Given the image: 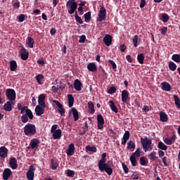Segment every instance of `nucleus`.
I'll use <instances>...</instances> for the list:
<instances>
[{"mask_svg": "<svg viewBox=\"0 0 180 180\" xmlns=\"http://www.w3.org/2000/svg\"><path fill=\"white\" fill-rule=\"evenodd\" d=\"M53 103H56V105L58 108V109H60V108H63V104H61V103H60L58 101L53 100Z\"/></svg>", "mask_w": 180, "mask_h": 180, "instance_id": "57", "label": "nucleus"}, {"mask_svg": "<svg viewBox=\"0 0 180 180\" xmlns=\"http://www.w3.org/2000/svg\"><path fill=\"white\" fill-rule=\"evenodd\" d=\"M108 105L112 112H114V113H117L119 112V110H117V107H116V105H115V102L113 101H110L108 102Z\"/></svg>", "mask_w": 180, "mask_h": 180, "instance_id": "25", "label": "nucleus"}, {"mask_svg": "<svg viewBox=\"0 0 180 180\" xmlns=\"http://www.w3.org/2000/svg\"><path fill=\"white\" fill-rule=\"evenodd\" d=\"M167 30H168V27H164L161 28L162 34H163V35L166 34Z\"/></svg>", "mask_w": 180, "mask_h": 180, "instance_id": "61", "label": "nucleus"}, {"mask_svg": "<svg viewBox=\"0 0 180 180\" xmlns=\"http://www.w3.org/2000/svg\"><path fill=\"white\" fill-rule=\"evenodd\" d=\"M174 103L180 109V98L178 96L174 95Z\"/></svg>", "mask_w": 180, "mask_h": 180, "instance_id": "39", "label": "nucleus"}, {"mask_svg": "<svg viewBox=\"0 0 180 180\" xmlns=\"http://www.w3.org/2000/svg\"><path fill=\"white\" fill-rule=\"evenodd\" d=\"M75 20L77 22V23H79V25H82L84 23V21L81 18V17L78 16V14H77V12H75Z\"/></svg>", "mask_w": 180, "mask_h": 180, "instance_id": "45", "label": "nucleus"}, {"mask_svg": "<svg viewBox=\"0 0 180 180\" xmlns=\"http://www.w3.org/2000/svg\"><path fill=\"white\" fill-rule=\"evenodd\" d=\"M26 44L29 47V49H33V44H34V39L32 38V37H28Z\"/></svg>", "mask_w": 180, "mask_h": 180, "instance_id": "29", "label": "nucleus"}, {"mask_svg": "<svg viewBox=\"0 0 180 180\" xmlns=\"http://www.w3.org/2000/svg\"><path fill=\"white\" fill-rule=\"evenodd\" d=\"M137 60L139 64H144V53H140L137 56Z\"/></svg>", "mask_w": 180, "mask_h": 180, "instance_id": "36", "label": "nucleus"}, {"mask_svg": "<svg viewBox=\"0 0 180 180\" xmlns=\"http://www.w3.org/2000/svg\"><path fill=\"white\" fill-rule=\"evenodd\" d=\"M122 168L124 169V172L125 174H129V167H127V165H126V164H124V163H122Z\"/></svg>", "mask_w": 180, "mask_h": 180, "instance_id": "55", "label": "nucleus"}, {"mask_svg": "<svg viewBox=\"0 0 180 180\" xmlns=\"http://www.w3.org/2000/svg\"><path fill=\"white\" fill-rule=\"evenodd\" d=\"M158 147L164 151H167V150H168V147L161 141L158 143Z\"/></svg>", "mask_w": 180, "mask_h": 180, "instance_id": "38", "label": "nucleus"}, {"mask_svg": "<svg viewBox=\"0 0 180 180\" xmlns=\"http://www.w3.org/2000/svg\"><path fill=\"white\" fill-rule=\"evenodd\" d=\"M18 20L20 22H24L25 21V15H23V14L20 15V16L18 18Z\"/></svg>", "mask_w": 180, "mask_h": 180, "instance_id": "64", "label": "nucleus"}, {"mask_svg": "<svg viewBox=\"0 0 180 180\" xmlns=\"http://www.w3.org/2000/svg\"><path fill=\"white\" fill-rule=\"evenodd\" d=\"M46 94H40L38 97L39 106H42L43 108H46Z\"/></svg>", "mask_w": 180, "mask_h": 180, "instance_id": "11", "label": "nucleus"}, {"mask_svg": "<svg viewBox=\"0 0 180 180\" xmlns=\"http://www.w3.org/2000/svg\"><path fill=\"white\" fill-rule=\"evenodd\" d=\"M75 152V146L74 145V143H70L68 146V149L66 150V154L69 157H71V155H74Z\"/></svg>", "mask_w": 180, "mask_h": 180, "instance_id": "12", "label": "nucleus"}, {"mask_svg": "<svg viewBox=\"0 0 180 180\" xmlns=\"http://www.w3.org/2000/svg\"><path fill=\"white\" fill-rule=\"evenodd\" d=\"M126 46L123 44L120 46V50L122 53H124V51H126Z\"/></svg>", "mask_w": 180, "mask_h": 180, "instance_id": "58", "label": "nucleus"}, {"mask_svg": "<svg viewBox=\"0 0 180 180\" xmlns=\"http://www.w3.org/2000/svg\"><path fill=\"white\" fill-rule=\"evenodd\" d=\"M108 63L110 64V65H112V70H116L117 66L116 65V63H115V61L112 60H108Z\"/></svg>", "mask_w": 180, "mask_h": 180, "instance_id": "52", "label": "nucleus"}, {"mask_svg": "<svg viewBox=\"0 0 180 180\" xmlns=\"http://www.w3.org/2000/svg\"><path fill=\"white\" fill-rule=\"evenodd\" d=\"M122 101L123 103H127L128 99H129V95L130 94L127 90H124L122 91Z\"/></svg>", "mask_w": 180, "mask_h": 180, "instance_id": "14", "label": "nucleus"}, {"mask_svg": "<svg viewBox=\"0 0 180 180\" xmlns=\"http://www.w3.org/2000/svg\"><path fill=\"white\" fill-rule=\"evenodd\" d=\"M86 150H87L88 151H91L92 153H96L97 150L96 147L90 146H86Z\"/></svg>", "mask_w": 180, "mask_h": 180, "instance_id": "48", "label": "nucleus"}, {"mask_svg": "<svg viewBox=\"0 0 180 180\" xmlns=\"http://www.w3.org/2000/svg\"><path fill=\"white\" fill-rule=\"evenodd\" d=\"M20 56L21 58L24 60H26L27 58H29V52H27V50H26L25 47H22L20 50Z\"/></svg>", "mask_w": 180, "mask_h": 180, "instance_id": "18", "label": "nucleus"}, {"mask_svg": "<svg viewBox=\"0 0 180 180\" xmlns=\"http://www.w3.org/2000/svg\"><path fill=\"white\" fill-rule=\"evenodd\" d=\"M11 175H12V170L9 168H6L3 172V179L8 180L11 177Z\"/></svg>", "mask_w": 180, "mask_h": 180, "instance_id": "15", "label": "nucleus"}, {"mask_svg": "<svg viewBox=\"0 0 180 180\" xmlns=\"http://www.w3.org/2000/svg\"><path fill=\"white\" fill-rule=\"evenodd\" d=\"M58 167V162H57L56 160L52 159L51 162V169H53V170L57 169Z\"/></svg>", "mask_w": 180, "mask_h": 180, "instance_id": "34", "label": "nucleus"}, {"mask_svg": "<svg viewBox=\"0 0 180 180\" xmlns=\"http://www.w3.org/2000/svg\"><path fill=\"white\" fill-rule=\"evenodd\" d=\"M0 157L1 158H6L8 157V148L5 146L0 148Z\"/></svg>", "mask_w": 180, "mask_h": 180, "instance_id": "20", "label": "nucleus"}, {"mask_svg": "<svg viewBox=\"0 0 180 180\" xmlns=\"http://www.w3.org/2000/svg\"><path fill=\"white\" fill-rule=\"evenodd\" d=\"M116 92V87L111 86L110 89L108 91V94H110V95H113Z\"/></svg>", "mask_w": 180, "mask_h": 180, "instance_id": "50", "label": "nucleus"}, {"mask_svg": "<svg viewBox=\"0 0 180 180\" xmlns=\"http://www.w3.org/2000/svg\"><path fill=\"white\" fill-rule=\"evenodd\" d=\"M25 136H34L36 134V126L34 124L28 123L24 127Z\"/></svg>", "mask_w": 180, "mask_h": 180, "instance_id": "3", "label": "nucleus"}, {"mask_svg": "<svg viewBox=\"0 0 180 180\" xmlns=\"http://www.w3.org/2000/svg\"><path fill=\"white\" fill-rule=\"evenodd\" d=\"M148 158H149L150 161H155L158 160V157H157V152L152 151L149 155H148Z\"/></svg>", "mask_w": 180, "mask_h": 180, "instance_id": "27", "label": "nucleus"}, {"mask_svg": "<svg viewBox=\"0 0 180 180\" xmlns=\"http://www.w3.org/2000/svg\"><path fill=\"white\" fill-rule=\"evenodd\" d=\"M87 70L91 72H95L98 71V67H96V64H95V63H90L87 65Z\"/></svg>", "mask_w": 180, "mask_h": 180, "instance_id": "23", "label": "nucleus"}, {"mask_svg": "<svg viewBox=\"0 0 180 180\" xmlns=\"http://www.w3.org/2000/svg\"><path fill=\"white\" fill-rule=\"evenodd\" d=\"M160 117L161 122H168V115L165 112H160Z\"/></svg>", "mask_w": 180, "mask_h": 180, "instance_id": "33", "label": "nucleus"}, {"mask_svg": "<svg viewBox=\"0 0 180 180\" xmlns=\"http://www.w3.org/2000/svg\"><path fill=\"white\" fill-rule=\"evenodd\" d=\"M67 176H70V178H74L75 175V172L74 170L68 169L66 173Z\"/></svg>", "mask_w": 180, "mask_h": 180, "instance_id": "43", "label": "nucleus"}, {"mask_svg": "<svg viewBox=\"0 0 180 180\" xmlns=\"http://www.w3.org/2000/svg\"><path fill=\"white\" fill-rule=\"evenodd\" d=\"M169 68L171 70V71H175V70H176V64L172 61H170L169 63Z\"/></svg>", "mask_w": 180, "mask_h": 180, "instance_id": "40", "label": "nucleus"}, {"mask_svg": "<svg viewBox=\"0 0 180 180\" xmlns=\"http://www.w3.org/2000/svg\"><path fill=\"white\" fill-rule=\"evenodd\" d=\"M97 124L98 130H102V129H103V124H105V119L101 114L97 115Z\"/></svg>", "mask_w": 180, "mask_h": 180, "instance_id": "9", "label": "nucleus"}, {"mask_svg": "<svg viewBox=\"0 0 180 180\" xmlns=\"http://www.w3.org/2000/svg\"><path fill=\"white\" fill-rule=\"evenodd\" d=\"M18 70V63L16 60H11L10 61V70L11 71H16Z\"/></svg>", "mask_w": 180, "mask_h": 180, "instance_id": "28", "label": "nucleus"}, {"mask_svg": "<svg viewBox=\"0 0 180 180\" xmlns=\"http://www.w3.org/2000/svg\"><path fill=\"white\" fill-rule=\"evenodd\" d=\"M129 160L131 161V164L132 167H136L137 165V160L136 158H134L133 156H130Z\"/></svg>", "mask_w": 180, "mask_h": 180, "instance_id": "44", "label": "nucleus"}, {"mask_svg": "<svg viewBox=\"0 0 180 180\" xmlns=\"http://www.w3.org/2000/svg\"><path fill=\"white\" fill-rule=\"evenodd\" d=\"M61 134H63L61 129H57L56 131L53 132L52 137L54 140H60L61 139Z\"/></svg>", "mask_w": 180, "mask_h": 180, "instance_id": "19", "label": "nucleus"}, {"mask_svg": "<svg viewBox=\"0 0 180 180\" xmlns=\"http://www.w3.org/2000/svg\"><path fill=\"white\" fill-rule=\"evenodd\" d=\"M46 107H43L41 105H37L35 107V113L37 116H41V115H44V108Z\"/></svg>", "mask_w": 180, "mask_h": 180, "instance_id": "17", "label": "nucleus"}, {"mask_svg": "<svg viewBox=\"0 0 180 180\" xmlns=\"http://www.w3.org/2000/svg\"><path fill=\"white\" fill-rule=\"evenodd\" d=\"M66 8L68 10V14L72 15V13H75V11H77V8H78V4L77 2L74 1H67L66 3Z\"/></svg>", "mask_w": 180, "mask_h": 180, "instance_id": "4", "label": "nucleus"}, {"mask_svg": "<svg viewBox=\"0 0 180 180\" xmlns=\"http://www.w3.org/2000/svg\"><path fill=\"white\" fill-rule=\"evenodd\" d=\"M6 96L8 101H15L16 99V91L13 89H7L6 91Z\"/></svg>", "mask_w": 180, "mask_h": 180, "instance_id": "6", "label": "nucleus"}, {"mask_svg": "<svg viewBox=\"0 0 180 180\" xmlns=\"http://www.w3.org/2000/svg\"><path fill=\"white\" fill-rule=\"evenodd\" d=\"M57 127H58V124L53 125L51 129V133H54V131H57Z\"/></svg>", "mask_w": 180, "mask_h": 180, "instance_id": "59", "label": "nucleus"}, {"mask_svg": "<svg viewBox=\"0 0 180 180\" xmlns=\"http://www.w3.org/2000/svg\"><path fill=\"white\" fill-rule=\"evenodd\" d=\"M106 19V8L101 7L98 12V22H103Z\"/></svg>", "mask_w": 180, "mask_h": 180, "instance_id": "7", "label": "nucleus"}, {"mask_svg": "<svg viewBox=\"0 0 180 180\" xmlns=\"http://www.w3.org/2000/svg\"><path fill=\"white\" fill-rule=\"evenodd\" d=\"M34 171H36V168L34 167V166H30L29 169L27 172V179L28 180L34 179Z\"/></svg>", "mask_w": 180, "mask_h": 180, "instance_id": "8", "label": "nucleus"}, {"mask_svg": "<svg viewBox=\"0 0 180 180\" xmlns=\"http://www.w3.org/2000/svg\"><path fill=\"white\" fill-rule=\"evenodd\" d=\"M17 108H18V110H20V114L21 115H24L25 112H26V110L22 106V104L20 103H18Z\"/></svg>", "mask_w": 180, "mask_h": 180, "instance_id": "47", "label": "nucleus"}, {"mask_svg": "<svg viewBox=\"0 0 180 180\" xmlns=\"http://www.w3.org/2000/svg\"><path fill=\"white\" fill-rule=\"evenodd\" d=\"M111 164L113 162L110 160H108L106 163V159H101L98 163V167L101 172H106L108 175H112L113 174V168H112Z\"/></svg>", "mask_w": 180, "mask_h": 180, "instance_id": "1", "label": "nucleus"}, {"mask_svg": "<svg viewBox=\"0 0 180 180\" xmlns=\"http://www.w3.org/2000/svg\"><path fill=\"white\" fill-rule=\"evenodd\" d=\"M141 149L138 148L134 153L131 155V157H134V158H139V157H141Z\"/></svg>", "mask_w": 180, "mask_h": 180, "instance_id": "31", "label": "nucleus"}, {"mask_svg": "<svg viewBox=\"0 0 180 180\" xmlns=\"http://www.w3.org/2000/svg\"><path fill=\"white\" fill-rule=\"evenodd\" d=\"M162 91H166L167 92H169L171 91V85L169 83L167 82H163L161 83Z\"/></svg>", "mask_w": 180, "mask_h": 180, "instance_id": "24", "label": "nucleus"}, {"mask_svg": "<svg viewBox=\"0 0 180 180\" xmlns=\"http://www.w3.org/2000/svg\"><path fill=\"white\" fill-rule=\"evenodd\" d=\"M13 105H15L13 101H7L4 105V110H6V112H11L12 111V106H13Z\"/></svg>", "mask_w": 180, "mask_h": 180, "instance_id": "16", "label": "nucleus"}, {"mask_svg": "<svg viewBox=\"0 0 180 180\" xmlns=\"http://www.w3.org/2000/svg\"><path fill=\"white\" fill-rule=\"evenodd\" d=\"M13 8H20V2L19 1H17L15 3L13 4Z\"/></svg>", "mask_w": 180, "mask_h": 180, "instance_id": "63", "label": "nucleus"}, {"mask_svg": "<svg viewBox=\"0 0 180 180\" xmlns=\"http://www.w3.org/2000/svg\"><path fill=\"white\" fill-rule=\"evenodd\" d=\"M162 161L165 165V167H168V163H167V157L164 156L162 158Z\"/></svg>", "mask_w": 180, "mask_h": 180, "instance_id": "62", "label": "nucleus"}, {"mask_svg": "<svg viewBox=\"0 0 180 180\" xmlns=\"http://www.w3.org/2000/svg\"><path fill=\"white\" fill-rule=\"evenodd\" d=\"M127 150H133V148H136V143L133 141H129L127 143Z\"/></svg>", "mask_w": 180, "mask_h": 180, "instance_id": "35", "label": "nucleus"}, {"mask_svg": "<svg viewBox=\"0 0 180 180\" xmlns=\"http://www.w3.org/2000/svg\"><path fill=\"white\" fill-rule=\"evenodd\" d=\"M130 139V132L129 131H126L123 136V139L129 140Z\"/></svg>", "mask_w": 180, "mask_h": 180, "instance_id": "51", "label": "nucleus"}, {"mask_svg": "<svg viewBox=\"0 0 180 180\" xmlns=\"http://www.w3.org/2000/svg\"><path fill=\"white\" fill-rule=\"evenodd\" d=\"M141 143L145 153H147V151H152L153 141H151V139L147 138V136H145L144 138H141Z\"/></svg>", "mask_w": 180, "mask_h": 180, "instance_id": "2", "label": "nucleus"}, {"mask_svg": "<svg viewBox=\"0 0 180 180\" xmlns=\"http://www.w3.org/2000/svg\"><path fill=\"white\" fill-rule=\"evenodd\" d=\"M36 79L37 82L39 85H41L43 82H41V79H44V76L41 74H39L38 75L36 76Z\"/></svg>", "mask_w": 180, "mask_h": 180, "instance_id": "37", "label": "nucleus"}, {"mask_svg": "<svg viewBox=\"0 0 180 180\" xmlns=\"http://www.w3.org/2000/svg\"><path fill=\"white\" fill-rule=\"evenodd\" d=\"M73 86H74V89H75V91H77V92H79V91H82V88H84L82 83L78 79H76L75 80Z\"/></svg>", "mask_w": 180, "mask_h": 180, "instance_id": "10", "label": "nucleus"}, {"mask_svg": "<svg viewBox=\"0 0 180 180\" xmlns=\"http://www.w3.org/2000/svg\"><path fill=\"white\" fill-rule=\"evenodd\" d=\"M87 105H88L89 113H91V115H94L95 113V107L94 105V103L90 101L88 102Z\"/></svg>", "mask_w": 180, "mask_h": 180, "instance_id": "26", "label": "nucleus"}, {"mask_svg": "<svg viewBox=\"0 0 180 180\" xmlns=\"http://www.w3.org/2000/svg\"><path fill=\"white\" fill-rule=\"evenodd\" d=\"M172 60L175 61V63H180V55L179 54H174L172 56Z\"/></svg>", "mask_w": 180, "mask_h": 180, "instance_id": "41", "label": "nucleus"}, {"mask_svg": "<svg viewBox=\"0 0 180 180\" xmlns=\"http://www.w3.org/2000/svg\"><path fill=\"white\" fill-rule=\"evenodd\" d=\"M85 40H86V37L85 35H82L79 37V43H85Z\"/></svg>", "mask_w": 180, "mask_h": 180, "instance_id": "56", "label": "nucleus"}, {"mask_svg": "<svg viewBox=\"0 0 180 180\" xmlns=\"http://www.w3.org/2000/svg\"><path fill=\"white\" fill-rule=\"evenodd\" d=\"M68 100L69 108H72L74 106V96H72V94L68 95Z\"/></svg>", "mask_w": 180, "mask_h": 180, "instance_id": "30", "label": "nucleus"}, {"mask_svg": "<svg viewBox=\"0 0 180 180\" xmlns=\"http://www.w3.org/2000/svg\"><path fill=\"white\" fill-rule=\"evenodd\" d=\"M33 112H32V110H27L25 114L21 116V122H22V123H27L29 119L30 120H33Z\"/></svg>", "mask_w": 180, "mask_h": 180, "instance_id": "5", "label": "nucleus"}, {"mask_svg": "<svg viewBox=\"0 0 180 180\" xmlns=\"http://www.w3.org/2000/svg\"><path fill=\"white\" fill-rule=\"evenodd\" d=\"M139 162H140L141 165L146 167V158L141 157Z\"/></svg>", "mask_w": 180, "mask_h": 180, "instance_id": "53", "label": "nucleus"}, {"mask_svg": "<svg viewBox=\"0 0 180 180\" xmlns=\"http://www.w3.org/2000/svg\"><path fill=\"white\" fill-rule=\"evenodd\" d=\"M103 41L105 46L109 47L112 44V36L110 34H106L103 38Z\"/></svg>", "mask_w": 180, "mask_h": 180, "instance_id": "22", "label": "nucleus"}, {"mask_svg": "<svg viewBox=\"0 0 180 180\" xmlns=\"http://www.w3.org/2000/svg\"><path fill=\"white\" fill-rule=\"evenodd\" d=\"M164 142L165 143V144H167V146H172L173 143L172 141L169 140V138H166L164 139Z\"/></svg>", "mask_w": 180, "mask_h": 180, "instance_id": "54", "label": "nucleus"}, {"mask_svg": "<svg viewBox=\"0 0 180 180\" xmlns=\"http://www.w3.org/2000/svg\"><path fill=\"white\" fill-rule=\"evenodd\" d=\"M9 165L12 169H16L18 168V160L15 158H11L9 161Z\"/></svg>", "mask_w": 180, "mask_h": 180, "instance_id": "21", "label": "nucleus"}, {"mask_svg": "<svg viewBox=\"0 0 180 180\" xmlns=\"http://www.w3.org/2000/svg\"><path fill=\"white\" fill-rule=\"evenodd\" d=\"M72 112L73 113L74 120H75V122H77V120H78V119H79V114L78 113V110H77L75 109V108H72Z\"/></svg>", "mask_w": 180, "mask_h": 180, "instance_id": "32", "label": "nucleus"}, {"mask_svg": "<svg viewBox=\"0 0 180 180\" xmlns=\"http://www.w3.org/2000/svg\"><path fill=\"white\" fill-rule=\"evenodd\" d=\"M132 41H133L134 47H137V46H138L137 43L139 41V36L134 35V37L132 39Z\"/></svg>", "mask_w": 180, "mask_h": 180, "instance_id": "49", "label": "nucleus"}, {"mask_svg": "<svg viewBox=\"0 0 180 180\" xmlns=\"http://www.w3.org/2000/svg\"><path fill=\"white\" fill-rule=\"evenodd\" d=\"M39 144H40V140L36 138L32 139L30 143V146L32 150H34V148H37Z\"/></svg>", "mask_w": 180, "mask_h": 180, "instance_id": "13", "label": "nucleus"}, {"mask_svg": "<svg viewBox=\"0 0 180 180\" xmlns=\"http://www.w3.org/2000/svg\"><path fill=\"white\" fill-rule=\"evenodd\" d=\"M162 20L164 23H167L169 20V16L167 13H164L162 15Z\"/></svg>", "mask_w": 180, "mask_h": 180, "instance_id": "42", "label": "nucleus"}, {"mask_svg": "<svg viewBox=\"0 0 180 180\" xmlns=\"http://www.w3.org/2000/svg\"><path fill=\"white\" fill-rule=\"evenodd\" d=\"M84 20L85 22H88L89 20H91V12H87L84 15Z\"/></svg>", "mask_w": 180, "mask_h": 180, "instance_id": "46", "label": "nucleus"}, {"mask_svg": "<svg viewBox=\"0 0 180 180\" xmlns=\"http://www.w3.org/2000/svg\"><path fill=\"white\" fill-rule=\"evenodd\" d=\"M58 110L60 113L61 116H63L65 113V110L64 109V107L58 108Z\"/></svg>", "mask_w": 180, "mask_h": 180, "instance_id": "60", "label": "nucleus"}]
</instances>
